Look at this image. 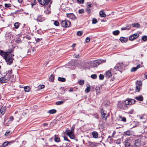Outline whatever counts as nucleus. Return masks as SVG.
<instances>
[{
  "mask_svg": "<svg viewBox=\"0 0 147 147\" xmlns=\"http://www.w3.org/2000/svg\"><path fill=\"white\" fill-rule=\"evenodd\" d=\"M12 51V50L11 51L7 52H4L3 51H0V54L5 59L7 64L9 65H11L13 63L14 59L12 57L14 56V54H11Z\"/></svg>",
  "mask_w": 147,
  "mask_h": 147,
  "instance_id": "nucleus-1",
  "label": "nucleus"
},
{
  "mask_svg": "<svg viewBox=\"0 0 147 147\" xmlns=\"http://www.w3.org/2000/svg\"><path fill=\"white\" fill-rule=\"evenodd\" d=\"M135 100L129 98L125 101H120L118 102L117 105L120 108L125 109L127 108V105H131L134 104L135 102Z\"/></svg>",
  "mask_w": 147,
  "mask_h": 147,
  "instance_id": "nucleus-2",
  "label": "nucleus"
},
{
  "mask_svg": "<svg viewBox=\"0 0 147 147\" xmlns=\"http://www.w3.org/2000/svg\"><path fill=\"white\" fill-rule=\"evenodd\" d=\"M12 70L11 69L8 71V73L6 75L2 77L3 80V83L7 82L9 80L11 77L12 78L13 77V76L12 75Z\"/></svg>",
  "mask_w": 147,
  "mask_h": 147,
  "instance_id": "nucleus-3",
  "label": "nucleus"
},
{
  "mask_svg": "<svg viewBox=\"0 0 147 147\" xmlns=\"http://www.w3.org/2000/svg\"><path fill=\"white\" fill-rule=\"evenodd\" d=\"M74 129H67L66 133L71 139H74L75 138L74 134L73 132Z\"/></svg>",
  "mask_w": 147,
  "mask_h": 147,
  "instance_id": "nucleus-4",
  "label": "nucleus"
},
{
  "mask_svg": "<svg viewBox=\"0 0 147 147\" xmlns=\"http://www.w3.org/2000/svg\"><path fill=\"white\" fill-rule=\"evenodd\" d=\"M61 25L64 27H68L71 25V22L67 20H62L61 22Z\"/></svg>",
  "mask_w": 147,
  "mask_h": 147,
  "instance_id": "nucleus-5",
  "label": "nucleus"
},
{
  "mask_svg": "<svg viewBox=\"0 0 147 147\" xmlns=\"http://www.w3.org/2000/svg\"><path fill=\"white\" fill-rule=\"evenodd\" d=\"M101 113L103 120H106L107 118L108 115H107L106 113L104 111L103 109L101 110Z\"/></svg>",
  "mask_w": 147,
  "mask_h": 147,
  "instance_id": "nucleus-6",
  "label": "nucleus"
},
{
  "mask_svg": "<svg viewBox=\"0 0 147 147\" xmlns=\"http://www.w3.org/2000/svg\"><path fill=\"white\" fill-rule=\"evenodd\" d=\"M38 1L41 5H46L48 4L51 0H38Z\"/></svg>",
  "mask_w": 147,
  "mask_h": 147,
  "instance_id": "nucleus-7",
  "label": "nucleus"
},
{
  "mask_svg": "<svg viewBox=\"0 0 147 147\" xmlns=\"http://www.w3.org/2000/svg\"><path fill=\"white\" fill-rule=\"evenodd\" d=\"M101 61L98 60L94 61L91 62H92V65L93 67H96L101 63Z\"/></svg>",
  "mask_w": 147,
  "mask_h": 147,
  "instance_id": "nucleus-8",
  "label": "nucleus"
},
{
  "mask_svg": "<svg viewBox=\"0 0 147 147\" xmlns=\"http://www.w3.org/2000/svg\"><path fill=\"white\" fill-rule=\"evenodd\" d=\"M113 69H111L107 71L105 74V76L108 78H110L112 75Z\"/></svg>",
  "mask_w": 147,
  "mask_h": 147,
  "instance_id": "nucleus-9",
  "label": "nucleus"
},
{
  "mask_svg": "<svg viewBox=\"0 0 147 147\" xmlns=\"http://www.w3.org/2000/svg\"><path fill=\"white\" fill-rule=\"evenodd\" d=\"M66 16L67 17L73 20H75L76 19L75 16L73 13H67Z\"/></svg>",
  "mask_w": 147,
  "mask_h": 147,
  "instance_id": "nucleus-10",
  "label": "nucleus"
},
{
  "mask_svg": "<svg viewBox=\"0 0 147 147\" xmlns=\"http://www.w3.org/2000/svg\"><path fill=\"white\" fill-rule=\"evenodd\" d=\"M139 34H134L129 37V40H130L132 41L135 39L137 38Z\"/></svg>",
  "mask_w": 147,
  "mask_h": 147,
  "instance_id": "nucleus-11",
  "label": "nucleus"
},
{
  "mask_svg": "<svg viewBox=\"0 0 147 147\" xmlns=\"http://www.w3.org/2000/svg\"><path fill=\"white\" fill-rule=\"evenodd\" d=\"M54 139L55 142H59L60 141V138L58 136L55 134L54 136Z\"/></svg>",
  "mask_w": 147,
  "mask_h": 147,
  "instance_id": "nucleus-12",
  "label": "nucleus"
},
{
  "mask_svg": "<svg viewBox=\"0 0 147 147\" xmlns=\"http://www.w3.org/2000/svg\"><path fill=\"white\" fill-rule=\"evenodd\" d=\"M141 144V142L138 139L135 141L134 143L135 146H140Z\"/></svg>",
  "mask_w": 147,
  "mask_h": 147,
  "instance_id": "nucleus-13",
  "label": "nucleus"
},
{
  "mask_svg": "<svg viewBox=\"0 0 147 147\" xmlns=\"http://www.w3.org/2000/svg\"><path fill=\"white\" fill-rule=\"evenodd\" d=\"M6 108L5 107L2 106L0 109V112L3 115L5 113Z\"/></svg>",
  "mask_w": 147,
  "mask_h": 147,
  "instance_id": "nucleus-14",
  "label": "nucleus"
},
{
  "mask_svg": "<svg viewBox=\"0 0 147 147\" xmlns=\"http://www.w3.org/2000/svg\"><path fill=\"white\" fill-rule=\"evenodd\" d=\"M123 67V63H117V64L116 66L115 67V68L116 69V68L117 67L118 69H120L122 68Z\"/></svg>",
  "mask_w": 147,
  "mask_h": 147,
  "instance_id": "nucleus-15",
  "label": "nucleus"
},
{
  "mask_svg": "<svg viewBox=\"0 0 147 147\" xmlns=\"http://www.w3.org/2000/svg\"><path fill=\"white\" fill-rule=\"evenodd\" d=\"M120 41L122 43L126 42L128 40L127 38L121 37L119 39Z\"/></svg>",
  "mask_w": 147,
  "mask_h": 147,
  "instance_id": "nucleus-16",
  "label": "nucleus"
},
{
  "mask_svg": "<svg viewBox=\"0 0 147 147\" xmlns=\"http://www.w3.org/2000/svg\"><path fill=\"white\" fill-rule=\"evenodd\" d=\"M99 15L101 17H105L106 16V15L104 12L103 10H101L99 12Z\"/></svg>",
  "mask_w": 147,
  "mask_h": 147,
  "instance_id": "nucleus-17",
  "label": "nucleus"
},
{
  "mask_svg": "<svg viewBox=\"0 0 147 147\" xmlns=\"http://www.w3.org/2000/svg\"><path fill=\"white\" fill-rule=\"evenodd\" d=\"M92 134L94 138H97L98 136V134L96 131H93L92 132Z\"/></svg>",
  "mask_w": 147,
  "mask_h": 147,
  "instance_id": "nucleus-18",
  "label": "nucleus"
},
{
  "mask_svg": "<svg viewBox=\"0 0 147 147\" xmlns=\"http://www.w3.org/2000/svg\"><path fill=\"white\" fill-rule=\"evenodd\" d=\"M12 134L11 131L8 130L6 131L4 134V136L5 137L9 136H10Z\"/></svg>",
  "mask_w": 147,
  "mask_h": 147,
  "instance_id": "nucleus-19",
  "label": "nucleus"
},
{
  "mask_svg": "<svg viewBox=\"0 0 147 147\" xmlns=\"http://www.w3.org/2000/svg\"><path fill=\"white\" fill-rule=\"evenodd\" d=\"M87 88H86L85 91L86 93L89 92L90 89V86L89 84H87L86 85Z\"/></svg>",
  "mask_w": 147,
  "mask_h": 147,
  "instance_id": "nucleus-20",
  "label": "nucleus"
},
{
  "mask_svg": "<svg viewBox=\"0 0 147 147\" xmlns=\"http://www.w3.org/2000/svg\"><path fill=\"white\" fill-rule=\"evenodd\" d=\"M140 67V65H138L136 67H133L131 70V72H134L136 71Z\"/></svg>",
  "mask_w": 147,
  "mask_h": 147,
  "instance_id": "nucleus-21",
  "label": "nucleus"
},
{
  "mask_svg": "<svg viewBox=\"0 0 147 147\" xmlns=\"http://www.w3.org/2000/svg\"><path fill=\"white\" fill-rule=\"evenodd\" d=\"M22 111L21 109H18L15 112V114H18L19 115H21L22 114L21 113Z\"/></svg>",
  "mask_w": 147,
  "mask_h": 147,
  "instance_id": "nucleus-22",
  "label": "nucleus"
},
{
  "mask_svg": "<svg viewBox=\"0 0 147 147\" xmlns=\"http://www.w3.org/2000/svg\"><path fill=\"white\" fill-rule=\"evenodd\" d=\"M135 98L140 101H142L143 99V97L141 95H140L137 97H136Z\"/></svg>",
  "mask_w": 147,
  "mask_h": 147,
  "instance_id": "nucleus-23",
  "label": "nucleus"
},
{
  "mask_svg": "<svg viewBox=\"0 0 147 147\" xmlns=\"http://www.w3.org/2000/svg\"><path fill=\"white\" fill-rule=\"evenodd\" d=\"M132 132L130 131H127L124 132V135L130 136L132 134Z\"/></svg>",
  "mask_w": 147,
  "mask_h": 147,
  "instance_id": "nucleus-24",
  "label": "nucleus"
},
{
  "mask_svg": "<svg viewBox=\"0 0 147 147\" xmlns=\"http://www.w3.org/2000/svg\"><path fill=\"white\" fill-rule=\"evenodd\" d=\"M36 20L37 21L39 22L42 21H43V19L41 16L40 15L38 16Z\"/></svg>",
  "mask_w": 147,
  "mask_h": 147,
  "instance_id": "nucleus-25",
  "label": "nucleus"
},
{
  "mask_svg": "<svg viewBox=\"0 0 147 147\" xmlns=\"http://www.w3.org/2000/svg\"><path fill=\"white\" fill-rule=\"evenodd\" d=\"M56 112V110L54 109L50 110L48 112V113L50 114H53L55 113Z\"/></svg>",
  "mask_w": 147,
  "mask_h": 147,
  "instance_id": "nucleus-26",
  "label": "nucleus"
},
{
  "mask_svg": "<svg viewBox=\"0 0 147 147\" xmlns=\"http://www.w3.org/2000/svg\"><path fill=\"white\" fill-rule=\"evenodd\" d=\"M130 143L129 140H126L125 142V147L130 146Z\"/></svg>",
  "mask_w": 147,
  "mask_h": 147,
  "instance_id": "nucleus-27",
  "label": "nucleus"
},
{
  "mask_svg": "<svg viewBox=\"0 0 147 147\" xmlns=\"http://www.w3.org/2000/svg\"><path fill=\"white\" fill-rule=\"evenodd\" d=\"M131 27V25H129L128 26H127L126 27L122 28L121 29L122 30H129V29Z\"/></svg>",
  "mask_w": 147,
  "mask_h": 147,
  "instance_id": "nucleus-28",
  "label": "nucleus"
},
{
  "mask_svg": "<svg viewBox=\"0 0 147 147\" xmlns=\"http://www.w3.org/2000/svg\"><path fill=\"white\" fill-rule=\"evenodd\" d=\"M20 24L18 22H16L14 23V26L16 29H18L19 27Z\"/></svg>",
  "mask_w": 147,
  "mask_h": 147,
  "instance_id": "nucleus-29",
  "label": "nucleus"
},
{
  "mask_svg": "<svg viewBox=\"0 0 147 147\" xmlns=\"http://www.w3.org/2000/svg\"><path fill=\"white\" fill-rule=\"evenodd\" d=\"M119 31L118 30H116L115 31H114L113 32V35H117L119 33Z\"/></svg>",
  "mask_w": 147,
  "mask_h": 147,
  "instance_id": "nucleus-30",
  "label": "nucleus"
},
{
  "mask_svg": "<svg viewBox=\"0 0 147 147\" xmlns=\"http://www.w3.org/2000/svg\"><path fill=\"white\" fill-rule=\"evenodd\" d=\"M58 80L61 82H64L65 81V79L64 78L59 77L58 78Z\"/></svg>",
  "mask_w": 147,
  "mask_h": 147,
  "instance_id": "nucleus-31",
  "label": "nucleus"
},
{
  "mask_svg": "<svg viewBox=\"0 0 147 147\" xmlns=\"http://www.w3.org/2000/svg\"><path fill=\"white\" fill-rule=\"evenodd\" d=\"M132 25L134 27L139 28L140 27V24L138 23H134L132 24Z\"/></svg>",
  "mask_w": 147,
  "mask_h": 147,
  "instance_id": "nucleus-32",
  "label": "nucleus"
},
{
  "mask_svg": "<svg viewBox=\"0 0 147 147\" xmlns=\"http://www.w3.org/2000/svg\"><path fill=\"white\" fill-rule=\"evenodd\" d=\"M24 90L26 92H29L30 89V88L29 86H26L24 88Z\"/></svg>",
  "mask_w": 147,
  "mask_h": 147,
  "instance_id": "nucleus-33",
  "label": "nucleus"
},
{
  "mask_svg": "<svg viewBox=\"0 0 147 147\" xmlns=\"http://www.w3.org/2000/svg\"><path fill=\"white\" fill-rule=\"evenodd\" d=\"M10 143H9L8 142H5L3 144V147H5L6 146H8V144Z\"/></svg>",
  "mask_w": 147,
  "mask_h": 147,
  "instance_id": "nucleus-34",
  "label": "nucleus"
},
{
  "mask_svg": "<svg viewBox=\"0 0 147 147\" xmlns=\"http://www.w3.org/2000/svg\"><path fill=\"white\" fill-rule=\"evenodd\" d=\"M64 102V101L61 100L60 101H57L56 102V104L57 105H59L63 104Z\"/></svg>",
  "mask_w": 147,
  "mask_h": 147,
  "instance_id": "nucleus-35",
  "label": "nucleus"
},
{
  "mask_svg": "<svg viewBox=\"0 0 147 147\" xmlns=\"http://www.w3.org/2000/svg\"><path fill=\"white\" fill-rule=\"evenodd\" d=\"M136 84L137 86H141L142 85V83L140 81H137L136 82Z\"/></svg>",
  "mask_w": 147,
  "mask_h": 147,
  "instance_id": "nucleus-36",
  "label": "nucleus"
},
{
  "mask_svg": "<svg viewBox=\"0 0 147 147\" xmlns=\"http://www.w3.org/2000/svg\"><path fill=\"white\" fill-rule=\"evenodd\" d=\"M54 76L53 75H51L49 78V81L51 82H52L54 80Z\"/></svg>",
  "mask_w": 147,
  "mask_h": 147,
  "instance_id": "nucleus-37",
  "label": "nucleus"
},
{
  "mask_svg": "<svg viewBox=\"0 0 147 147\" xmlns=\"http://www.w3.org/2000/svg\"><path fill=\"white\" fill-rule=\"evenodd\" d=\"M121 142V139H118L115 142V143L117 144H119Z\"/></svg>",
  "mask_w": 147,
  "mask_h": 147,
  "instance_id": "nucleus-38",
  "label": "nucleus"
},
{
  "mask_svg": "<svg viewBox=\"0 0 147 147\" xmlns=\"http://www.w3.org/2000/svg\"><path fill=\"white\" fill-rule=\"evenodd\" d=\"M96 90L97 94V93H99L100 92V88L99 87H97L96 88Z\"/></svg>",
  "mask_w": 147,
  "mask_h": 147,
  "instance_id": "nucleus-39",
  "label": "nucleus"
},
{
  "mask_svg": "<svg viewBox=\"0 0 147 147\" xmlns=\"http://www.w3.org/2000/svg\"><path fill=\"white\" fill-rule=\"evenodd\" d=\"M97 20L95 18H93L92 20V23L93 24H96L97 22Z\"/></svg>",
  "mask_w": 147,
  "mask_h": 147,
  "instance_id": "nucleus-40",
  "label": "nucleus"
},
{
  "mask_svg": "<svg viewBox=\"0 0 147 147\" xmlns=\"http://www.w3.org/2000/svg\"><path fill=\"white\" fill-rule=\"evenodd\" d=\"M89 144L90 145V146H91V147H93L95 145V143L93 142H90L89 143Z\"/></svg>",
  "mask_w": 147,
  "mask_h": 147,
  "instance_id": "nucleus-41",
  "label": "nucleus"
},
{
  "mask_svg": "<svg viewBox=\"0 0 147 147\" xmlns=\"http://www.w3.org/2000/svg\"><path fill=\"white\" fill-rule=\"evenodd\" d=\"M84 9H80L78 11L79 13L80 14H82L84 13Z\"/></svg>",
  "mask_w": 147,
  "mask_h": 147,
  "instance_id": "nucleus-42",
  "label": "nucleus"
},
{
  "mask_svg": "<svg viewBox=\"0 0 147 147\" xmlns=\"http://www.w3.org/2000/svg\"><path fill=\"white\" fill-rule=\"evenodd\" d=\"M140 90V86H137L136 87V92H139Z\"/></svg>",
  "mask_w": 147,
  "mask_h": 147,
  "instance_id": "nucleus-43",
  "label": "nucleus"
},
{
  "mask_svg": "<svg viewBox=\"0 0 147 147\" xmlns=\"http://www.w3.org/2000/svg\"><path fill=\"white\" fill-rule=\"evenodd\" d=\"M142 39L144 41L147 40V36H144L142 38Z\"/></svg>",
  "mask_w": 147,
  "mask_h": 147,
  "instance_id": "nucleus-44",
  "label": "nucleus"
},
{
  "mask_svg": "<svg viewBox=\"0 0 147 147\" xmlns=\"http://www.w3.org/2000/svg\"><path fill=\"white\" fill-rule=\"evenodd\" d=\"M91 77L93 79H95L97 78V75L95 74H92L91 75Z\"/></svg>",
  "mask_w": 147,
  "mask_h": 147,
  "instance_id": "nucleus-45",
  "label": "nucleus"
},
{
  "mask_svg": "<svg viewBox=\"0 0 147 147\" xmlns=\"http://www.w3.org/2000/svg\"><path fill=\"white\" fill-rule=\"evenodd\" d=\"M5 6L6 7H11V5L10 3H5Z\"/></svg>",
  "mask_w": 147,
  "mask_h": 147,
  "instance_id": "nucleus-46",
  "label": "nucleus"
},
{
  "mask_svg": "<svg viewBox=\"0 0 147 147\" xmlns=\"http://www.w3.org/2000/svg\"><path fill=\"white\" fill-rule=\"evenodd\" d=\"M79 84L81 85L83 84L84 83V80H80L78 82Z\"/></svg>",
  "mask_w": 147,
  "mask_h": 147,
  "instance_id": "nucleus-47",
  "label": "nucleus"
},
{
  "mask_svg": "<svg viewBox=\"0 0 147 147\" xmlns=\"http://www.w3.org/2000/svg\"><path fill=\"white\" fill-rule=\"evenodd\" d=\"M45 87V86L43 85H39L38 86V88L39 89H42L43 88Z\"/></svg>",
  "mask_w": 147,
  "mask_h": 147,
  "instance_id": "nucleus-48",
  "label": "nucleus"
},
{
  "mask_svg": "<svg viewBox=\"0 0 147 147\" xmlns=\"http://www.w3.org/2000/svg\"><path fill=\"white\" fill-rule=\"evenodd\" d=\"M86 10L88 14H90L91 12V10L89 8H87Z\"/></svg>",
  "mask_w": 147,
  "mask_h": 147,
  "instance_id": "nucleus-49",
  "label": "nucleus"
},
{
  "mask_svg": "<svg viewBox=\"0 0 147 147\" xmlns=\"http://www.w3.org/2000/svg\"><path fill=\"white\" fill-rule=\"evenodd\" d=\"M90 39L89 37H87L86 39V42H88L90 41Z\"/></svg>",
  "mask_w": 147,
  "mask_h": 147,
  "instance_id": "nucleus-50",
  "label": "nucleus"
},
{
  "mask_svg": "<svg viewBox=\"0 0 147 147\" xmlns=\"http://www.w3.org/2000/svg\"><path fill=\"white\" fill-rule=\"evenodd\" d=\"M82 32L81 31H78L77 32V35H78V36H81L82 35Z\"/></svg>",
  "mask_w": 147,
  "mask_h": 147,
  "instance_id": "nucleus-51",
  "label": "nucleus"
},
{
  "mask_svg": "<svg viewBox=\"0 0 147 147\" xmlns=\"http://www.w3.org/2000/svg\"><path fill=\"white\" fill-rule=\"evenodd\" d=\"M99 78L100 80H103L104 79V76L103 75L100 74L99 75Z\"/></svg>",
  "mask_w": 147,
  "mask_h": 147,
  "instance_id": "nucleus-52",
  "label": "nucleus"
},
{
  "mask_svg": "<svg viewBox=\"0 0 147 147\" xmlns=\"http://www.w3.org/2000/svg\"><path fill=\"white\" fill-rule=\"evenodd\" d=\"M113 138L111 136H109L107 140L108 141L111 142Z\"/></svg>",
  "mask_w": 147,
  "mask_h": 147,
  "instance_id": "nucleus-53",
  "label": "nucleus"
},
{
  "mask_svg": "<svg viewBox=\"0 0 147 147\" xmlns=\"http://www.w3.org/2000/svg\"><path fill=\"white\" fill-rule=\"evenodd\" d=\"M78 2L80 3L83 4L84 3V0H77Z\"/></svg>",
  "mask_w": 147,
  "mask_h": 147,
  "instance_id": "nucleus-54",
  "label": "nucleus"
},
{
  "mask_svg": "<svg viewBox=\"0 0 147 147\" xmlns=\"http://www.w3.org/2000/svg\"><path fill=\"white\" fill-rule=\"evenodd\" d=\"M92 6V5L91 4H88L87 3V8H89V7H91Z\"/></svg>",
  "mask_w": 147,
  "mask_h": 147,
  "instance_id": "nucleus-55",
  "label": "nucleus"
},
{
  "mask_svg": "<svg viewBox=\"0 0 147 147\" xmlns=\"http://www.w3.org/2000/svg\"><path fill=\"white\" fill-rule=\"evenodd\" d=\"M54 24L55 25L57 26L59 25V23L57 21H55L54 22Z\"/></svg>",
  "mask_w": 147,
  "mask_h": 147,
  "instance_id": "nucleus-56",
  "label": "nucleus"
},
{
  "mask_svg": "<svg viewBox=\"0 0 147 147\" xmlns=\"http://www.w3.org/2000/svg\"><path fill=\"white\" fill-rule=\"evenodd\" d=\"M13 116H11L9 118V121H12L13 120Z\"/></svg>",
  "mask_w": 147,
  "mask_h": 147,
  "instance_id": "nucleus-57",
  "label": "nucleus"
},
{
  "mask_svg": "<svg viewBox=\"0 0 147 147\" xmlns=\"http://www.w3.org/2000/svg\"><path fill=\"white\" fill-rule=\"evenodd\" d=\"M94 117L98 119V115L96 113L94 115Z\"/></svg>",
  "mask_w": 147,
  "mask_h": 147,
  "instance_id": "nucleus-58",
  "label": "nucleus"
},
{
  "mask_svg": "<svg viewBox=\"0 0 147 147\" xmlns=\"http://www.w3.org/2000/svg\"><path fill=\"white\" fill-rule=\"evenodd\" d=\"M98 60L101 62V63H105L106 62L105 60Z\"/></svg>",
  "mask_w": 147,
  "mask_h": 147,
  "instance_id": "nucleus-59",
  "label": "nucleus"
},
{
  "mask_svg": "<svg viewBox=\"0 0 147 147\" xmlns=\"http://www.w3.org/2000/svg\"><path fill=\"white\" fill-rule=\"evenodd\" d=\"M42 40V38H38L36 39V42H39L41 40Z\"/></svg>",
  "mask_w": 147,
  "mask_h": 147,
  "instance_id": "nucleus-60",
  "label": "nucleus"
},
{
  "mask_svg": "<svg viewBox=\"0 0 147 147\" xmlns=\"http://www.w3.org/2000/svg\"><path fill=\"white\" fill-rule=\"evenodd\" d=\"M80 57V55L79 54L76 55L75 56V57L77 58H79V57Z\"/></svg>",
  "mask_w": 147,
  "mask_h": 147,
  "instance_id": "nucleus-61",
  "label": "nucleus"
},
{
  "mask_svg": "<svg viewBox=\"0 0 147 147\" xmlns=\"http://www.w3.org/2000/svg\"><path fill=\"white\" fill-rule=\"evenodd\" d=\"M121 120L125 122L126 121V119L125 118L123 117L122 118Z\"/></svg>",
  "mask_w": 147,
  "mask_h": 147,
  "instance_id": "nucleus-62",
  "label": "nucleus"
},
{
  "mask_svg": "<svg viewBox=\"0 0 147 147\" xmlns=\"http://www.w3.org/2000/svg\"><path fill=\"white\" fill-rule=\"evenodd\" d=\"M115 134H116V132L115 131H114L113 132V133L112 134V136H111V137L113 138L114 135Z\"/></svg>",
  "mask_w": 147,
  "mask_h": 147,
  "instance_id": "nucleus-63",
  "label": "nucleus"
},
{
  "mask_svg": "<svg viewBox=\"0 0 147 147\" xmlns=\"http://www.w3.org/2000/svg\"><path fill=\"white\" fill-rule=\"evenodd\" d=\"M3 79L2 77L0 78V83H3Z\"/></svg>",
  "mask_w": 147,
  "mask_h": 147,
  "instance_id": "nucleus-64",
  "label": "nucleus"
}]
</instances>
